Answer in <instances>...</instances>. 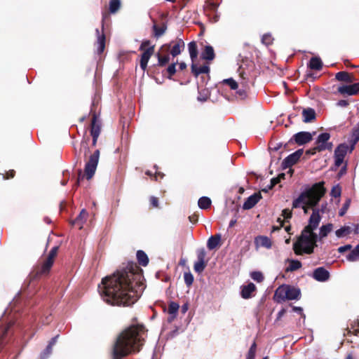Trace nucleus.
<instances>
[{
    "label": "nucleus",
    "mask_w": 359,
    "mask_h": 359,
    "mask_svg": "<svg viewBox=\"0 0 359 359\" xmlns=\"http://www.w3.org/2000/svg\"><path fill=\"white\" fill-rule=\"evenodd\" d=\"M135 264H128L126 268L117 270L102 280L98 291L102 299L111 305L128 306L140 297L142 289L140 275Z\"/></svg>",
    "instance_id": "nucleus-1"
},
{
    "label": "nucleus",
    "mask_w": 359,
    "mask_h": 359,
    "mask_svg": "<svg viewBox=\"0 0 359 359\" xmlns=\"http://www.w3.org/2000/svg\"><path fill=\"white\" fill-rule=\"evenodd\" d=\"M146 337L147 330L142 325H132L125 329L118 335L112 346L111 359H123L139 352Z\"/></svg>",
    "instance_id": "nucleus-2"
},
{
    "label": "nucleus",
    "mask_w": 359,
    "mask_h": 359,
    "mask_svg": "<svg viewBox=\"0 0 359 359\" xmlns=\"http://www.w3.org/2000/svg\"><path fill=\"white\" fill-rule=\"evenodd\" d=\"M318 217L313 215L309 219V224L302 230L297 240L293 243V250L297 255H310L317 246L318 235L314 231L319 226Z\"/></svg>",
    "instance_id": "nucleus-3"
},
{
    "label": "nucleus",
    "mask_w": 359,
    "mask_h": 359,
    "mask_svg": "<svg viewBox=\"0 0 359 359\" xmlns=\"http://www.w3.org/2000/svg\"><path fill=\"white\" fill-rule=\"evenodd\" d=\"M325 193L324 182H318L301 192L299 196L292 201V209L302 208L307 214L309 208L316 207Z\"/></svg>",
    "instance_id": "nucleus-4"
},
{
    "label": "nucleus",
    "mask_w": 359,
    "mask_h": 359,
    "mask_svg": "<svg viewBox=\"0 0 359 359\" xmlns=\"http://www.w3.org/2000/svg\"><path fill=\"white\" fill-rule=\"evenodd\" d=\"M238 72L241 77L240 83L243 86V89H239L237 91V93L241 98L243 99L247 96V88H249V84L252 83L253 76L249 73V72H245L242 65L238 68Z\"/></svg>",
    "instance_id": "nucleus-5"
},
{
    "label": "nucleus",
    "mask_w": 359,
    "mask_h": 359,
    "mask_svg": "<svg viewBox=\"0 0 359 359\" xmlns=\"http://www.w3.org/2000/svg\"><path fill=\"white\" fill-rule=\"evenodd\" d=\"M330 138V135L328 133H320L316 141V147L313 148L312 151H309L308 152L311 154H314L316 151H322L325 150H331L332 148V143L328 142Z\"/></svg>",
    "instance_id": "nucleus-6"
},
{
    "label": "nucleus",
    "mask_w": 359,
    "mask_h": 359,
    "mask_svg": "<svg viewBox=\"0 0 359 359\" xmlns=\"http://www.w3.org/2000/svg\"><path fill=\"white\" fill-rule=\"evenodd\" d=\"M99 158L100 151L97 149L90 156L88 161L86 162L84 172L88 180H90L93 177L97 169Z\"/></svg>",
    "instance_id": "nucleus-7"
},
{
    "label": "nucleus",
    "mask_w": 359,
    "mask_h": 359,
    "mask_svg": "<svg viewBox=\"0 0 359 359\" xmlns=\"http://www.w3.org/2000/svg\"><path fill=\"white\" fill-rule=\"evenodd\" d=\"M185 47L184 42L181 39H177L176 41H172L170 43H166L161 47V50H165L170 53V55L175 57L184 50Z\"/></svg>",
    "instance_id": "nucleus-8"
},
{
    "label": "nucleus",
    "mask_w": 359,
    "mask_h": 359,
    "mask_svg": "<svg viewBox=\"0 0 359 359\" xmlns=\"http://www.w3.org/2000/svg\"><path fill=\"white\" fill-rule=\"evenodd\" d=\"M348 150V146L346 144H341L335 149L334 156L335 166L339 167L342 164Z\"/></svg>",
    "instance_id": "nucleus-9"
},
{
    "label": "nucleus",
    "mask_w": 359,
    "mask_h": 359,
    "mask_svg": "<svg viewBox=\"0 0 359 359\" xmlns=\"http://www.w3.org/2000/svg\"><path fill=\"white\" fill-rule=\"evenodd\" d=\"M105 15H103L102 20V26L104 28V20ZM97 40L95 43V46H96V50L98 54H101L105 48V35L104 34L103 29L100 31L98 29H95Z\"/></svg>",
    "instance_id": "nucleus-10"
},
{
    "label": "nucleus",
    "mask_w": 359,
    "mask_h": 359,
    "mask_svg": "<svg viewBox=\"0 0 359 359\" xmlns=\"http://www.w3.org/2000/svg\"><path fill=\"white\" fill-rule=\"evenodd\" d=\"M303 154V149H300L287 156L282 162V168L286 169L295 164Z\"/></svg>",
    "instance_id": "nucleus-11"
},
{
    "label": "nucleus",
    "mask_w": 359,
    "mask_h": 359,
    "mask_svg": "<svg viewBox=\"0 0 359 359\" xmlns=\"http://www.w3.org/2000/svg\"><path fill=\"white\" fill-rule=\"evenodd\" d=\"M338 92L341 95H356L359 92V82L351 85L341 86L338 88Z\"/></svg>",
    "instance_id": "nucleus-12"
},
{
    "label": "nucleus",
    "mask_w": 359,
    "mask_h": 359,
    "mask_svg": "<svg viewBox=\"0 0 359 359\" xmlns=\"http://www.w3.org/2000/svg\"><path fill=\"white\" fill-rule=\"evenodd\" d=\"M298 145L305 144L312 140V134L309 132H299L294 134L292 138Z\"/></svg>",
    "instance_id": "nucleus-13"
},
{
    "label": "nucleus",
    "mask_w": 359,
    "mask_h": 359,
    "mask_svg": "<svg viewBox=\"0 0 359 359\" xmlns=\"http://www.w3.org/2000/svg\"><path fill=\"white\" fill-rule=\"evenodd\" d=\"M154 52V46H151L144 50L141 56L140 67L143 71L147 67L148 62Z\"/></svg>",
    "instance_id": "nucleus-14"
},
{
    "label": "nucleus",
    "mask_w": 359,
    "mask_h": 359,
    "mask_svg": "<svg viewBox=\"0 0 359 359\" xmlns=\"http://www.w3.org/2000/svg\"><path fill=\"white\" fill-rule=\"evenodd\" d=\"M313 278L320 282H325L330 278V273L323 267H318L313 272Z\"/></svg>",
    "instance_id": "nucleus-15"
},
{
    "label": "nucleus",
    "mask_w": 359,
    "mask_h": 359,
    "mask_svg": "<svg viewBox=\"0 0 359 359\" xmlns=\"http://www.w3.org/2000/svg\"><path fill=\"white\" fill-rule=\"evenodd\" d=\"M262 198V196L259 193H255L249 196L243 205L244 210H250Z\"/></svg>",
    "instance_id": "nucleus-16"
},
{
    "label": "nucleus",
    "mask_w": 359,
    "mask_h": 359,
    "mask_svg": "<svg viewBox=\"0 0 359 359\" xmlns=\"http://www.w3.org/2000/svg\"><path fill=\"white\" fill-rule=\"evenodd\" d=\"M255 243L257 247H263L266 249H270L272 247L271 240L266 236H259L255 239Z\"/></svg>",
    "instance_id": "nucleus-17"
},
{
    "label": "nucleus",
    "mask_w": 359,
    "mask_h": 359,
    "mask_svg": "<svg viewBox=\"0 0 359 359\" xmlns=\"http://www.w3.org/2000/svg\"><path fill=\"white\" fill-rule=\"evenodd\" d=\"M100 133V125L97 123V117L95 115L93 116L91 121V130L90 134L93 137V144H96L97 137Z\"/></svg>",
    "instance_id": "nucleus-18"
},
{
    "label": "nucleus",
    "mask_w": 359,
    "mask_h": 359,
    "mask_svg": "<svg viewBox=\"0 0 359 359\" xmlns=\"http://www.w3.org/2000/svg\"><path fill=\"white\" fill-rule=\"evenodd\" d=\"M256 290V286L254 283H250L247 285L241 287V294L243 299H249L252 297V293Z\"/></svg>",
    "instance_id": "nucleus-19"
},
{
    "label": "nucleus",
    "mask_w": 359,
    "mask_h": 359,
    "mask_svg": "<svg viewBox=\"0 0 359 359\" xmlns=\"http://www.w3.org/2000/svg\"><path fill=\"white\" fill-rule=\"evenodd\" d=\"M156 57L158 58V65L161 67L165 66L170 61L168 52H166L165 50L162 51L160 49L156 53Z\"/></svg>",
    "instance_id": "nucleus-20"
},
{
    "label": "nucleus",
    "mask_w": 359,
    "mask_h": 359,
    "mask_svg": "<svg viewBox=\"0 0 359 359\" xmlns=\"http://www.w3.org/2000/svg\"><path fill=\"white\" fill-rule=\"evenodd\" d=\"M275 298L278 302L287 299V285H282L277 288L275 292Z\"/></svg>",
    "instance_id": "nucleus-21"
},
{
    "label": "nucleus",
    "mask_w": 359,
    "mask_h": 359,
    "mask_svg": "<svg viewBox=\"0 0 359 359\" xmlns=\"http://www.w3.org/2000/svg\"><path fill=\"white\" fill-rule=\"evenodd\" d=\"M53 262V261L46 259V260L41 264V267L37 271L36 275H47L49 273Z\"/></svg>",
    "instance_id": "nucleus-22"
},
{
    "label": "nucleus",
    "mask_w": 359,
    "mask_h": 359,
    "mask_svg": "<svg viewBox=\"0 0 359 359\" xmlns=\"http://www.w3.org/2000/svg\"><path fill=\"white\" fill-rule=\"evenodd\" d=\"M53 262V261L46 259V260L41 264V267L37 271L36 275H47L49 273Z\"/></svg>",
    "instance_id": "nucleus-23"
},
{
    "label": "nucleus",
    "mask_w": 359,
    "mask_h": 359,
    "mask_svg": "<svg viewBox=\"0 0 359 359\" xmlns=\"http://www.w3.org/2000/svg\"><path fill=\"white\" fill-rule=\"evenodd\" d=\"M335 78L338 81H344L348 83H353L355 81L354 76L346 72H339L336 74Z\"/></svg>",
    "instance_id": "nucleus-24"
},
{
    "label": "nucleus",
    "mask_w": 359,
    "mask_h": 359,
    "mask_svg": "<svg viewBox=\"0 0 359 359\" xmlns=\"http://www.w3.org/2000/svg\"><path fill=\"white\" fill-rule=\"evenodd\" d=\"M179 308L180 305L177 303L174 302H170L168 309V314L170 315L168 318L169 322H172L176 318Z\"/></svg>",
    "instance_id": "nucleus-25"
},
{
    "label": "nucleus",
    "mask_w": 359,
    "mask_h": 359,
    "mask_svg": "<svg viewBox=\"0 0 359 359\" xmlns=\"http://www.w3.org/2000/svg\"><path fill=\"white\" fill-rule=\"evenodd\" d=\"M300 294L299 289L287 285V299H299Z\"/></svg>",
    "instance_id": "nucleus-26"
},
{
    "label": "nucleus",
    "mask_w": 359,
    "mask_h": 359,
    "mask_svg": "<svg viewBox=\"0 0 359 359\" xmlns=\"http://www.w3.org/2000/svg\"><path fill=\"white\" fill-rule=\"evenodd\" d=\"M191 72L192 74L197 77L201 74H207L210 71V68L208 65H203L198 67L197 65L194 63V62L191 64Z\"/></svg>",
    "instance_id": "nucleus-27"
},
{
    "label": "nucleus",
    "mask_w": 359,
    "mask_h": 359,
    "mask_svg": "<svg viewBox=\"0 0 359 359\" xmlns=\"http://www.w3.org/2000/svg\"><path fill=\"white\" fill-rule=\"evenodd\" d=\"M302 116L304 123L311 122L316 118L315 110L312 108L304 109L302 111Z\"/></svg>",
    "instance_id": "nucleus-28"
},
{
    "label": "nucleus",
    "mask_w": 359,
    "mask_h": 359,
    "mask_svg": "<svg viewBox=\"0 0 359 359\" xmlns=\"http://www.w3.org/2000/svg\"><path fill=\"white\" fill-rule=\"evenodd\" d=\"M221 241V235L216 234L215 236H211L207 242V247L209 250H213L218 246L219 242Z\"/></svg>",
    "instance_id": "nucleus-29"
},
{
    "label": "nucleus",
    "mask_w": 359,
    "mask_h": 359,
    "mask_svg": "<svg viewBox=\"0 0 359 359\" xmlns=\"http://www.w3.org/2000/svg\"><path fill=\"white\" fill-rule=\"evenodd\" d=\"M215 56L213 48L210 45L205 46L203 51L201 53V57L203 60H212Z\"/></svg>",
    "instance_id": "nucleus-30"
},
{
    "label": "nucleus",
    "mask_w": 359,
    "mask_h": 359,
    "mask_svg": "<svg viewBox=\"0 0 359 359\" xmlns=\"http://www.w3.org/2000/svg\"><path fill=\"white\" fill-rule=\"evenodd\" d=\"M333 229V224L331 223L327 224L325 225H323L320 228L319 235L318 236V240H322L325 238L329 233H330Z\"/></svg>",
    "instance_id": "nucleus-31"
},
{
    "label": "nucleus",
    "mask_w": 359,
    "mask_h": 359,
    "mask_svg": "<svg viewBox=\"0 0 359 359\" xmlns=\"http://www.w3.org/2000/svg\"><path fill=\"white\" fill-rule=\"evenodd\" d=\"M88 216V212L86 210L83 209L81 211L79 215L73 222V224L79 226V228L81 229L82 227L83 224L86 222Z\"/></svg>",
    "instance_id": "nucleus-32"
},
{
    "label": "nucleus",
    "mask_w": 359,
    "mask_h": 359,
    "mask_svg": "<svg viewBox=\"0 0 359 359\" xmlns=\"http://www.w3.org/2000/svg\"><path fill=\"white\" fill-rule=\"evenodd\" d=\"M353 232V228L351 226H344L335 231L336 236L343 238Z\"/></svg>",
    "instance_id": "nucleus-33"
},
{
    "label": "nucleus",
    "mask_w": 359,
    "mask_h": 359,
    "mask_svg": "<svg viewBox=\"0 0 359 359\" xmlns=\"http://www.w3.org/2000/svg\"><path fill=\"white\" fill-rule=\"evenodd\" d=\"M327 203H322L320 207L319 208H317L316 207H314L313 208V212H312V214L310 217H313V215H315L316 217H318V219H319V223L320 222V220H321V214H323L326 212L327 210Z\"/></svg>",
    "instance_id": "nucleus-34"
},
{
    "label": "nucleus",
    "mask_w": 359,
    "mask_h": 359,
    "mask_svg": "<svg viewBox=\"0 0 359 359\" xmlns=\"http://www.w3.org/2000/svg\"><path fill=\"white\" fill-rule=\"evenodd\" d=\"M309 67L311 69L320 70L323 67V62L320 57H313L310 60Z\"/></svg>",
    "instance_id": "nucleus-35"
},
{
    "label": "nucleus",
    "mask_w": 359,
    "mask_h": 359,
    "mask_svg": "<svg viewBox=\"0 0 359 359\" xmlns=\"http://www.w3.org/2000/svg\"><path fill=\"white\" fill-rule=\"evenodd\" d=\"M188 50L190 55V58L193 62L195 61L198 56L197 46L195 41H191L188 44Z\"/></svg>",
    "instance_id": "nucleus-36"
},
{
    "label": "nucleus",
    "mask_w": 359,
    "mask_h": 359,
    "mask_svg": "<svg viewBox=\"0 0 359 359\" xmlns=\"http://www.w3.org/2000/svg\"><path fill=\"white\" fill-rule=\"evenodd\" d=\"M289 262V266L286 268V271H294L299 269H300L302 266L301 262L297 259H287Z\"/></svg>",
    "instance_id": "nucleus-37"
},
{
    "label": "nucleus",
    "mask_w": 359,
    "mask_h": 359,
    "mask_svg": "<svg viewBox=\"0 0 359 359\" xmlns=\"http://www.w3.org/2000/svg\"><path fill=\"white\" fill-rule=\"evenodd\" d=\"M137 259L139 264L143 266H146L149 263V258L147 254L142 250L137 252Z\"/></svg>",
    "instance_id": "nucleus-38"
},
{
    "label": "nucleus",
    "mask_w": 359,
    "mask_h": 359,
    "mask_svg": "<svg viewBox=\"0 0 359 359\" xmlns=\"http://www.w3.org/2000/svg\"><path fill=\"white\" fill-rule=\"evenodd\" d=\"M198 205L201 209L206 210L210 207L211 200L207 196H202L199 198Z\"/></svg>",
    "instance_id": "nucleus-39"
},
{
    "label": "nucleus",
    "mask_w": 359,
    "mask_h": 359,
    "mask_svg": "<svg viewBox=\"0 0 359 359\" xmlns=\"http://www.w3.org/2000/svg\"><path fill=\"white\" fill-rule=\"evenodd\" d=\"M346 259L349 262H355L359 259V244L346 256Z\"/></svg>",
    "instance_id": "nucleus-40"
},
{
    "label": "nucleus",
    "mask_w": 359,
    "mask_h": 359,
    "mask_svg": "<svg viewBox=\"0 0 359 359\" xmlns=\"http://www.w3.org/2000/svg\"><path fill=\"white\" fill-rule=\"evenodd\" d=\"M109 6V12L111 13H116L121 7V0H110Z\"/></svg>",
    "instance_id": "nucleus-41"
},
{
    "label": "nucleus",
    "mask_w": 359,
    "mask_h": 359,
    "mask_svg": "<svg viewBox=\"0 0 359 359\" xmlns=\"http://www.w3.org/2000/svg\"><path fill=\"white\" fill-rule=\"evenodd\" d=\"M359 140V124L357 125L352 130V142L353 146ZM353 147L350 150V152L352 151Z\"/></svg>",
    "instance_id": "nucleus-42"
},
{
    "label": "nucleus",
    "mask_w": 359,
    "mask_h": 359,
    "mask_svg": "<svg viewBox=\"0 0 359 359\" xmlns=\"http://www.w3.org/2000/svg\"><path fill=\"white\" fill-rule=\"evenodd\" d=\"M205 266H206L205 262L196 261L194 263V271L196 273H200L202 271H203V270L205 269Z\"/></svg>",
    "instance_id": "nucleus-43"
},
{
    "label": "nucleus",
    "mask_w": 359,
    "mask_h": 359,
    "mask_svg": "<svg viewBox=\"0 0 359 359\" xmlns=\"http://www.w3.org/2000/svg\"><path fill=\"white\" fill-rule=\"evenodd\" d=\"M153 29H154V35L156 37L158 38L160 37L161 36H162L165 30H166V27L165 26H163V27H158L156 25H154L153 26Z\"/></svg>",
    "instance_id": "nucleus-44"
},
{
    "label": "nucleus",
    "mask_w": 359,
    "mask_h": 359,
    "mask_svg": "<svg viewBox=\"0 0 359 359\" xmlns=\"http://www.w3.org/2000/svg\"><path fill=\"white\" fill-rule=\"evenodd\" d=\"M250 277L255 281L261 283L264 280V276L260 271H253L250 274Z\"/></svg>",
    "instance_id": "nucleus-45"
},
{
    "label": "nucleus",
    "mask_w": 359,
    "mask_h": 359,
    "mask_svg": "<svg viewBox=\"0 0 359 359\" xmlns=\"http://www.w3.org/2000/svg\"><path fill=\"white\" fill-rule=\"evenodd\" d=\"M350 205H351V199L347 198L346 200L345 203H344L342 208L339 210V215L341 217L344 216L346 214V212H347L348 209L349 208Z\"/></svg>",
    "instance_id": "nucleus-46"
},
{
    "label": "nucleus",
    "mask_w": 359,
    "mask_h": 359,
    "mask_svg": "<svg viewBox=\"0 0 359 359\" xmlns=\"http://www.w3.org/2000/svg\"><path fill=\"white\" fill-rule=\"evenodd\" d=\"M256 348H257L256 343L253 342V344L251 345V346L248 352L246 359H254L255 358Z\"/></svg>",
    "instance_id": "nucleus-47"
},
{
    "label": "nucleus",
    "mask_w": 359,
    "mask_h": 359,
    "mask_svg": "<svg viewBox=\"0 0 359 359\" xmlns=\"http://www.w3.org/2000/svg\"><path fill=\"white\" fill-rule=\"evenodd\" d=\"M223 83L229 85V87L231 88V89H232V90H236L238 87V83L234 79H233L231 78L224 79L223 81Z\"/></svg>",
    "instance_id": "nucleus-48"
},
{
    "label": "nucleus",
    "mask_w": 359,
    "mask_h": 359,
    "mask_svg": "<svg viewBox=\"0 0 359 359\" xmlns=\"http://www.w3.org/2000/svg\"><path fill=\"white\" fill-rule=\"evenodd\" d=\"M184 283L187 286H190L193 284L194 276L190 272L184 273Z\"/></svg>",
    "instance_id": "nucleus-49"
},
{
    "label": "nucleus",
    "mask_w": 359,
    "mask_h": 359,
    "mask_svg": "<svg viewBox=\"0 0 359 359\" xmlns=\"http://www.w3.org/2000/svg\"><path fill=\"white\" fill-rule=\"evenodd\" d=\"M341 189L339 185L334 186L331 190L330 195L332 197L337 198L341 196Z\"/></svg>",
    "instance_id": "nucleus-50"
},
{
    "label": "nucleus",
    "mask_w": 359,
    "mask_h": 359,
    "mask_svg": "<svg viewBox=\"0 0 359 359\" xmlns=\"http://www.w3.org/2000/svg\"><path fill=\"white\" fill-rule=\"evenodd\" d=\"M58 249H59L58 246L53 247L49 252L48 255L46 259H48L49 260L54 262V259L57 254Z\"/></svg>",
    "instance_id": "nucleus-51"
},
{
    "label": "nucleus",
    "mask_w": 359,
    "mask_h": 359,
    "mask_svg": "<svg viewBox=\"0 0 359 359\" xmlns=\"http://www.w3.org/2000/svg\"><path fill=\"white\" fill-rule=\"evenodd\" d=\"M206 252L204 248H200L197 250V261L205 262Z\"/></svg>",
    "instance_id": "nucleus-52"
},
{
    "label": "nucleus",
    "mask_w": 359,
    "mask_h": 359,
    "mask_svg": "<svg viewBox=\"0 0 359 359\" xmlns=\"http://www.w3.org/2000/svg\"><path fill=\"white\" fill-rule=\"evenodd\" d=\"M167 72L169 74L168 78L171 79V76H173L176 72V62H172L170 64L167 68Z\"/></svg>",
    "instance_id": "nucleus-53"
},
{
    "label": "nucleus",
    "mask_w": 359,
    "mask_h": 359,
    "mask_svg": "<svg viewBox=\"0 0 359 359\" xmlns=\"http://www.w3.org/2000/svg\"><path fill=\"white\" fill-rule=\"evenodd\" d=\"M282 216L284 217V220L285 222H288V220L292 217V212L290 209H284L282 211Z\"/></svg>",
    "instance_id": "nucleus-54"
},
{
    "label": "nucleus",
    "mask_w": 359,
    "mask_h": 359,
    "mask_svg": "<svg viewBox=\"0 0 359 359\" xmlns=\"http://www.w3.org/2000/svg\"><path fill=\"white\" fill-rule=\"evenodd\" d=\"M10 326H11V325H9V326H8L6 327H0V346H1V344L3 343V338L8 332Z\"/></svg>",
    "instance_id": "nucleus-55"
},
{
    "label": "nucleus",
    "mask_w": 359,
    "mask_h": 359,
    "mask_svg": "<svg viewBox=\"0 0 359 359\" xmlns=\"http://www.w3.org/2000/svg\"><path fill=\"white\" fill-rule=\"evenodd\" d=\"M262 41L265 45H270L272 43L271 34H264L262 38Z\"/></svg>",
    "instance_id": "nucleus-56"
},
{
    "label": "nucleus",
    "mask_w": 359,
    "mask_h": 359,
    "mask_svg": "<svg viewBox=\"0 0 359 359\" xmlns=\"http://www.w3.org/2000/svg\"><path fill=\"white\" fill-rule=\"evenodd\" d=\"M292 311L300 314L302 316V317L303 318V322L304 323L305 321V318H306V316L305 314L303 313V309L302 307H299V306H293L292 307Z\"/></svg>",
    "instance_id": "nucleus-57"
},
{
    "label": "nucleus",
    "mask_w": 359,
    "mask_h": 359,
    "mask_svg": "<svg viewBox=\"0 0 359 359\" xmlns=\"http://www.w3.org/2000/svg\"><path fill=\"white\" fill-rule=\"evenodd\" d=\"M352 248L351 245L348 244L344 246H341L338 248V252L340 253H344L346 251L350 250Z\"/></svg>",
    "instance_id": "nucleus-58"
},
{
    "label": "nucleus",
    "mask_w": 359,
    "mask_h": 359,
    "mask_svg": "<svg viewBox=\"0 0 359 359\" xmlns=\"http://www.w3.org/2000/svg\"><path fill=\"white\" fill-rule=\"evenodd\" d=\"M150 44H151V42H150V41H149V40L144 41L142 43V44H141V46H140V50H144V49H145V48H146V47H148V48H149V47H150V46H150Z\"/></svg>",
    "instance_id": "nucleus-59"
},
{
    "label": "nucleus",
    "mask_w": 359,
    "mask_h": 359,
    "mask_svg": "<svg viewBox=\"0 0 359 359\" xmlns=\"http://www.w3.org/2000/svg\"><path fill=\"white\" fill-rule=\"evenodd\" d=\"M78 172H79L78 178H77L76 183V187L79 186L81 180H82L84 177V175H83L81 170H79Z\"/></svg>",
    "instance_id": "nucleus-60"
},
{
    "label": "nucleus",
    "mask_w": 359,
    "mask_h": 359,
    "mask_svg": "<svg viewBox=\"0 0 359 359\" xmlns=\"http://www.w3.org/2000/svg\"><path fill=\"white\" fill-rule=\"evenodd\" d=\"M348 102L345 100H341L338 101L337 103V105L339 107H346V106H348Z\"/></svg>",
    "instance_id": "nucleus-61"
},
{
    "label": "nucleus",
    "mask_w": 359,
    "mask_h": 359,
    "mask_svg": "<svg viewBox=\"0 0 359 359\" xmlns=\"http://www.w3.org/2000/svg\"><path fill=\"white\" fill-rule=\"evenodd\" d=\"M150 203L152 205V206L156 208L158 207V198L154 197V196H151L150 198Z\"/></svg>",
    "instance_id": "nucleus-62"
},
{
    "label": "nucleus",
    "mask_w": 359,
    "mask_h": 359,
    "mask_svg": "<svg viewBox=\"0 0 359 359\" xmlns=\"http://www.w3.org/2000/svg\"><path fill=\"white\" fill-rule=\"evenodd\" d=\"M280 182V179L278 177L272 178L271 180V186L270 189L273 187L276 184L279 183Z\"/></svg>",
    "instance_id": "nucleus-63"
},
{
    "label": "nucleus",
    "mask_w": 359,
    "mask_h": 359,
    "mask_svg": "<svg viewBox=\"0 0 359 359\" xmlns=\"http://www.w3.org/2000/svg\"><path fill=\"white\" fill-rule=\"evenodd\" d=\"M351 226L353 228V231L358 234L359 233V224H353Z\"/></svg>",
    "instance_id": "nucleus-64"
}]
</instances>
